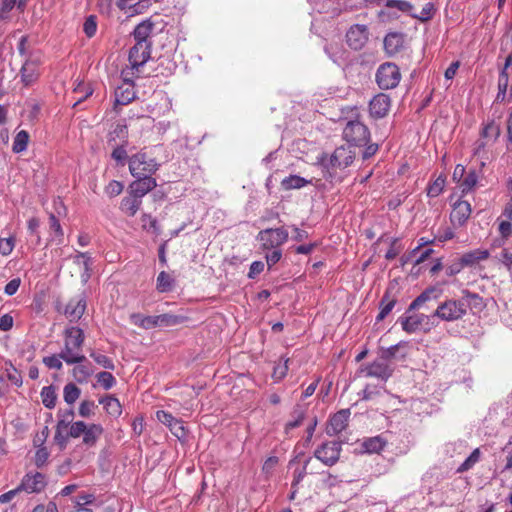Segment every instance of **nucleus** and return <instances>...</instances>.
Here are the masks:
<instances>
[{
	"label": "nucleus",
	"instance_id": "obj_1",
	"mask_svg": "<svg viewBox=\"0 0 512 512\" xmlns=\"http://www.w3.org/2000/svg\"><path fill=\"white\" fill-rule=\"evenodd\" d=\"M85 340L84 332L79 327H68L64 331V348L60 357L67 364L82 363L86 357L81 354V348Z\"/></svg>",
	"mask_w": 512,
	"mask_h": 512
},
{
	"label": "nucleus",
	"instance_id": "obj_2",
	"mask_svg": "<svg viewBox=\"0 0 512 512\" xmlns=\"http://www.w3.org/2000/svg\"><path fill=\"white\" fill-rule=\"evenodd\" d=\"M467 298L473 300H481L478 294L470 291H464V297L461 299H447L435 310L433 316L440 318L443 321H456L462 319L466 314L469 306Z\"/></svg>",
	"mask_w": 512,
	"mask_h": 512
},
{
	"label": "nucleus",
	"instance_id": "obj_3",
	"mask_svg": "<svg viewBox=\"0 0 512 512\" xmlns=\"http://www.w3.org/2000/svg\"><path fill=\"white\" fill-rule=\"evenodd\" d=\"M131 322L143 329H153L156 327L176 326L186 321V317L171 313H164L155 316H144L140 313L132 314Z\"/></svg>",
	"mask_w": 512,
	"mask_h": 512
},
{
	"label": "nucleus",
	"instance_id": "obj_4",
	"mask_svg": "<svg viewBox=\"0 0 512 512\" xmlns=\"http://www.w3.org/2000/svg\"><path fill=\"white\" fill-rule=\"evenodd\" d=\"M356 119L348 121L343 129V139L353 146H364L370 139V132L368 127L358 120V109L354 108Z\"/></svg>",
	"mask_w": 512,
	"mask_h": 512
},
{
	"label": "nucleus",
	"instance_id": "obj_5",
	"mask_svg": "<svg viewBox=\"0 0 512 512\" xmlns=\"http://www.w3.org/2000/svg\"><path fill=\"white\" fill-rule=\"evenodd\" d=\"M129 171L133 177L152 176L159 169L160 164L145 152L132 155L128 161Z\"/></svg>",
	"mask_w": 512,
	"mask_h": 512
},
{
	"label": "nucleus",
	"instance_id": "obj_6",
	"mask_svg": "<svg viewBox=\"0 0 512 512\" xmlns=\"http://www.w3.org/2000/svg\"><path fill=\"white\" fill-rule=\"evenodd\" d=\"M433 315H426L423 313H414L412 315H403L399 318L402 329L408 333L430 332L435 324L433 322Z\"/></svg>",
	"mask_w": 512,
	"mask_h": 512
},
{
	"label": "nucleus",
	"instance_id": "obj_7",
	"mask_svg": "<svg viewBox=\"0 0 512 512\" xmlns=\"http://www.w3.org/2000/svg\"><path fill=\"white\" fill-rule=\"evenodd\" d=\"M401 80L399 67L392 62L381 64L376 72V83L382 90L393 89Z\"/></svg>",
	"mask_w": 512,
	"mask_h": 512
},
{
	"label": "nucleus",
	"instance_id": "obj_8",
	"mask_svg": "<svg viewBox=\"0 0 512 512\" xmlns=\"http://www.w3.org/2000/svg\"><path fill=\"white\" fill-rule=\"evenodd\" d=\"M288 236V231L284 227L267 228L258 233L257 240L261 243L263 250H270L284 244Z\"/></svg>",
	"mask_w": 512,
	"mask_h": 512
},
{
	"label": "nucleus",
	"instance_id": "obj_9",
	"mask_svg": "<svg viewBox=\"0 0 512 512\" xmlns=\"http://www.w3.org/2000/svg\"><path fill=\"white\" fill-rule=\"evenodd\" d=\"M43 55L40 51L32 52L21 68L22 82L28 86L39 77V67L42 64Z\"/></svg>",
	"mask_w": 512,
	"mask_h": 512
},
{
	"label": "nucleus",
	"instance_id": "obj_10",
	"mask_svg": "<svg viewBox=\"0 0 512 512\" xmlns=\"http://www.w3.org/2000/svg\"><path fill=\"white\" fill-rule=\"evenodd\" d=\"M344 441L325 442L314 451V456L326 466H333L340 458L341 442Z\"/></svg>",
	"mask_w": 512,
	"mask_h": 512
},
{
	"label": "nucleus",
	"instance_id": "obj_11",
	"mask_svg": "<svg viewBox=\"0 0 512 512\" xmlns=\"http://www.w3.org/2000/svg\"><path fill=\"white\" fill-rule=\"evenodd\" d=\"M354 159L355 152L350 147L340 146L334 150L326 167L332 170L345 169L353 163Z\"/></svg>",
	"mask_w": 512,
	"mask_h": 512
},
{
	"label": "nucleus",
	"instance_id": "obj_12",
	"mask_svg": "<svg viewBox=\"0 0 512 512\" xmlns=\"http://www.w3.org/2000/svg\"><path fill=\"white\" fill-rule=\"evenodd\" d=\"M47 486L46 476L40 472H28L24 475L18 490L27 493H40Z\"/></svg>",
	"mask_w": 512,
	"mask_h": 512
},
{
	"label": "nucleus",
	"instance_id": "obj_13",
	"mask_svg": "<svg viewBox=\"0 0 512 512\" xmlns=\"http://www.w3.org/2000/svg\"><path fill=\"white\" fill-rule=\"evenodd\" d=\"M369 32L366 25H352L346 33V42L353 50H361L367 43Z\"/></svg>",
	"mask_w": 512,
	"mask_h": 512
},
{
	"label": "nucleus",
	"instance_id": "obj_14",
	"mask_svg": "<svg viewBox=\"0 0 512 512\" xmlns=\"http://www.w3.org/2000/svg\"><path fill=\"white\" fill-rule=\"evenodd\" d=\"M152 44L135 43L129 51V63L136 72L150 59Z\"/></svg>",
	"mask_w": 512,
	"mask_h": 512
},
{
	"label": "nucleus",
	"instance_id": "obj_15",
	"mask_svg": "<svg viewBox=\"0 0 512 512\" xmlns=\"http://www.w3.org/2000/svg\"><path fill=\"white\" fill-rule=\"evenodd\" d=\"M391 108V98L385 93L376 94L369 102V114L374 119L387 116Z\"/></svg>",
	"mask_w": 512,
	"mask_h": 512
},
{
	"label": "nucleus",
	"instance_id": "obj_16",
	"mask_svg": "<svg viewBox=\"0 0 512 512\" xmlns=\"http://www.w3.org/2000/svg\"><path fill=\"white\" fill-rule=\"evenodd\" d=\"M129 185V192L142 200L147 193L152 191L157 186V181L152 176L135 177Z\"/></svg>",
	"mask_w": 512,
	"mask_h": 512
},
{
	"label": "nucleus",
	"instance_id": "obj_17",
	"mask_svg": "<svg viewBox=\"0 0 512 512\" xmlns=\"http://www.w3.org/2000/svg\"><path fill=\"white\" fill-rule=\"evenodd\" d=\"M472 209L469 202L458 200L453 204L450 220L453 225L463 226L471 215Z\"/></svg>",
	"mask_w": 512,
	"mask_h": 512
},
{
	"label": "nucleus",
	"instance_id": "obj_18",
	"mask_svg": "<svg viewBox=\"0 0 512 512\" xmlns=\"http://www.w3.org/2000/svg\"><path fill=\"white\" fill-rule=\"evenodd\" d=\"M86 301L84 298L71 299L65 307L64 314L70 322L78 321L84 314Z\"/></svg>",
	"mask_w": 512,
	"mask_h": 512
},
{
	"label": "nucleus",
	"instance_id": "obj_19",
	"mask_svg": "<svg viewBox=\"0 0 512 512\" xmlns=\"http://www.w3.org/2000/svg\"><path fill=\"white\" fill-rule=\"evenodd\" d=\"M366 376L387 380L393 373V369L385 361H374L365 368Z\"/></svg>",
	"mask_w": 512,
	"mask_h": 512
},
{
	"label": "nucleus",
	"instance_id": "obj_20",
	"mask_svg": "<svg viewBox=\"0 0 512 512\" xmlns=\"http://www.w3.org/2000/svg\"><path fill=\"white\" fill-rule=\"evenodd\" d=\"M154 30V23L150 19H146L139 23L134 31L133 37L135 43L152 44L150 36Z\"/></svg>",
	"mask_w": 512,
	"mask_h": 512
},
{
	"label": "nucleus",
	"instance_id": "obj_21",
	"mask_svg": "<svg viewBox=\"0 0 512 512\" xmlns=\"http://www.w3.org/2000/svg\"><path fill=\"white\" fill-rule=\"evenodd\" d=\"M384 50L388 56H394L401 51L404 45L403 34L397 32L388 33L384 38Z\"/></svg>",
	"mask_w": 512,
	"mask_h": 512
},
{
	"label": "nucleus",
	"instance_id": "obj_22",
	"mask_svg": "<svg viewBox=\"0 0 512 512\" xmlns=\"http://www.w3.org/2000/svg\"><path fill=\"white\" fill-rule=\"evenodd\" d=\"M141 205L142 200L128 192V195L121 200L119 209L123 214L133 217L137 214Z\"/></svg>",
	"mask_w": 512,
	"mask_h": 512
},
{
	"label": "nucleus",
	"instance_id": "obj_23",
	"mask_svg": "<svg viewBox=\"0 0 512 512\" xmlns=\"http://www.w3.org/2000/svg\"><path fill=\"white\" fill-rule=\"evenodd\" d=\"M490 253L486 249H475L464 253L460 258L465 267H472L489 258Z\"/></svg>",
	"mask_w": 512,
	"mask_h": 512
},
{
	"label": "nucleus",
	"instance_id": "obj_24",
	"mask_svg": "<svg viewBox=\"0 0 512 512\" xmlns=\"http://www.w3.org/2000/svg\"><path fill=\"white\" fill-rule=\"evenodd\" d=\"M117 7L130 15L141 14L147 7V1L144 0H117Z\"/></svg>",
	"mask_w": 512,
	"mask_h": 512
},
{
	"label": "nucleus",
	"instance_id": "obj_25",
	"mask_svg": "<svg viewBox=\"0 0 512 512\" xmlns=\"http://www.w3.org/2000/svg\"><path fill=\"white\" fill-rule=\"evenodd\" d=\"M116 103L127 105L135 98L134 84H122L115 91Z\"/></svg>",
	"mask_w": 512,
	"mask_h": 512
},
{
	"label": "nucleus",
	"instance_id": "obj_26",
	"mask_svg": "<svg viewBox=\"0 0 512 512\" xmlns=\"http://www.w3.org/2000/svg\"><path fill=\"white\" fill-rule=\"evenodd\" d=\"M163 423L169 427L170 431L178 438L184 439L188 430L183 424L182 418H164Z\"/></svg>",
	"mask_w": 512,
	"mask_h": 512
},
{
	"label": "nucleus",
	"instance_id": "obj_27",
	"mask_svg": "<svg viewBox=\"0 0 512 512\" xmlns=\"http://www.w3.org/2000/svg\"><path fill=\"white\" fill-rule=\"evenodd\" d=\"M396 299L390 295L387 291L383 295L380 304H379V314L376 317L377 321H382L386 318V316L393 310L396 305Z\"/></svg>",
	"mask_w": 512,
	"mask_h": 512
},
{
	"label": "nucleus",
	"instance_id": "obj_28",
	"mask_svg": "<svg viewBox=\"0 0 512 512\" xmlns=\"http://www.w3.org/2000/svg\"><path fill=\"white\" fill-rule=\"evenodd\" d=\"M175 279L165 271H161L156 280V289L160 293H167L174 289Z\"/></svg>",
	"mask_w": 512,
	"mask_h": 512
},
{
	"label": "nucleus",
	"instance_id": "obj_29",
	"mask_svg": "<svg viewBox=\"0 0 512 512\" xmlns=\"http://www.w3.org/2000/svg\"><path fill=\"white\" fill-rule=\"evenodd\" d=\"M500 135V127L494 121L488 122L484 125L480 132V137L487 140L490 144H493Z\"/></svg>",
	"mask_w": 512,
	"mask_h": 512
},
{
	"label": "nucleus",
	"instance_id": "obj_30",
	"mask_svg": "<svg viewBox=\"0 0 512 512\" xmlns=\"http://www.w3.org/2000/svg\"><path fill=\"white\" fill-rule=\"evenodd\" d=\"M436 289L434 287H429L427 288L426 290H424L418 297H416L412 302L411 304L409 305V308H408V311L407 312H410V311H414V310H417L419 309L420 307H422V305L426 302H428L429 300H431V298L434 296L436 297L434 294L436 293Z\"/></svg>",
	"mask_w": 512,
	"mask_h": 512
},
{
	"label": "nucleus",
	"instance_id": "obj_31",
	"mask_svg": "<svg viewBox=\"0 0 512 512\" xmlns=\"http://www.w3.org/2000/svg\"><path fill=\"white\" fill-rule=\"evenodd\" d=\"M347 418H330L326 425V433L335 436L344 431L347 427Z\"/></svg>",
	"mask_w": 512,
	"mask_h": 512
},
{
	"label": "nucleus",
	"instance_id": "obj_32",
	"mask_svg": "<svg viewBox=\"0 0 512 512\" xmlns=\"http://www.w3.org/2000/svg\"><path fill=\"white\" fill-rule=\"evenodd\" d=\"M385 444L386 442L380 436H376L365 439L362 443V448L367 453H379Z\"/></svg>",
	"mask_w": 512,
	"mask_h": 512
},
{
	"label": "nucleus",
	"instance_id": "obj_33",
	"mask_svg": "<svg viewBox=\"0 0 512 512\" xmlns=\"http://www.w3.org/2000/svg\"><path fill=\"white\" fill-rule=\"evenodd\" d=\"M41 400L45 407L53 408L56 405L57 393L55 387L52 385L45 386L41 390Z\"/></svg>",
	"mask_w": 512,
	"mask_h": 512
},
{
	"label": "nucleus",
	"instance_id": "obj_34",
	"mask_svg": "<svg viewBox=\"0 0 512 512\" xmlns=\"http://www.w3.org/2000/svg\"><path fill=\"white\" fill-rule=\"evenodd\" d=\"M308 181L298 175H290L281 181L284 190L300 189L307 185Z\"/></svg>",
	"mask_w": 512,
	"mask_h": 512
},
{
	"label": "nucleus",
	"instance_id": "obj_35",
	"mask_svg": "<svg viewBox=\"0 0 512 512\" xmlns=\"http://www.w3.org/2000/svg\"><path fill=\"white\" fill-rule=\"evenodd\" d=\"M29 133L25 130L19 131L13 141L12 150L14 153H20L27 149L29 142Z\"/></svg>",
	"mask_w": 512,
	"mask_h": 512
},
{
	"label": "nucleus",
	"instance_id": "obj_36",
	"mask_svg": "<svg viewBox=\"0 0 512 512\" xmlns=\"http://www.w3.org/2000/svg\"><path fill=\"white\" fill-rule=\"evenodd\" d=\"M72 374L77 382L84 383L93 374V369L91 365L80 364L73 368Z\"/></svg>",
	"mask_w": 512,
	"mask_h": 512
},
{
	"label": "nucleus",
	"instance_id": "obj_37",
	"mask_svg": "<svg viewBox=\"0 0 512 512\" xmlns=\"http://www.w3.org/2000/svg\"><path fill=\"white\" fill-rule=\"evenodd\" d=\"M101 403L109 416H118L122 412L119 400L112 396H107Z\"/></svg>",
	"mask_w": 512,
	"mask_h": 512
},
{
	"label": "nucleus",
	"instance_id": "obj_38",
	"mask_svg": "<svg viewBox=\"0 0 512 512\" xmlns=\"http://www.w3.org/2000/svg\"><path fill=\"white\" fill-rule=\"evenodd\" d=\"M446 178L443 175L438 176L433 183L429 184L426 191L430 198L438 197L445 186Z\"/></svg>",
	"mask_w": 512,
	"mask_h": 512
},
{
	"label": "nucleus",
	"instance_id": "obj_39",
	"mask_svg": "<svg viewBox=\"0 0 512 512\" xmlns=\"http://www.w3.org/2000/svg\"><path fill=\"white\" fill-rule=\"evenodd\" d=\"M80 389L74 383H68L63 389V398L67 404H73L80 396Z\"/></svg>",
	"mask_w": 512,
	"mask_h": 512
},
{
	"label": "nucleus",
	"instance_id": "obj_40",
	"mask_svg": "<svg viewBox=\"0 0 512 512\" xmlns=\"http://www.w3.org/2000/svg\"><path fill=\"white\" fill-rule=\"evenodd\" d=\"M102 428L99 425L92 424L89 427L86 426L83 433V441L85 444L92 445L96 439L101 435Z\"/></svg>",
	"mask_w": 512,
	"mask_h": 512
},
{
	"label": "nucleus",
	"instance_id": "obj_41",
	"mask_svg": "<svg viewBox=\"0 0 512 512\" xmlns=\"http://www.w3.org/2000/svg\"><path fill=\"white\" fill-rule=\"evenodd\" d=\"M68 436H70L68 434V423H66L62 419L58 422L54 439L56 443L60 445V447H64L67 442Z\"/></svg>",
	"mask_w": 512,
	"mask_h": 512
},
{
	"label": "nucleus",
	"instance_id": "obj_42",
	"mask_svg": "<svg viewBox=\"0 0 512 512\" xmlns=\"http://www.w3.org/2000/svg\"><path fill=\"white\" fill-rule=\"evenodd\" d=\"M477 181L478 178L476 172L474 170L469 171L459 184L462 193H468L469 191H471L476 186Z\"/></svg>",
	"mask_w": 512,
	"mask_h": 512
},
{
	"label": "nucleus",
	"instance_id": "obj_43",
	"mask_svg": "<svg viewBox=\"0 0 512 512\" xmlns=\"http://www.w3.org/2000/svg\"><path fill=\"white\" fill-rule=\"evenodd\" d=\"M96 378L98 385L105 390L111 389L116 383L115 377L110 372H99Z\"/></svg>",
	"mask_w": 512,
	"mask_h": 512
},
{
	"label": "nucleus",
	"instance_id": "obj_44",
	"mask_svg": "<svg viewBox=\"0 0 512 512\" xmlns=\"http://www.w3.org/2000/svg\"><path fill=\"white\" fill-rule=\"evenodd\" d=\"M480 459V450L476 448L458 467L457 472L462 473L471 469Z\"/></svg>",
	"mask_w": 512,
	"mask_h": 512
},
{
	"label": "nucleus",
	"instance_id": "obj_45",
	"mask_svg": "<svg viewBox=\"0 0 512 512\" xmlns=\"http://www.w3.org/2000/svg\"><path fill=\"white\" fill-rule=\"evenodd\" d=\"M435 13V6L432 2H427L418 14L412 16L421 22H426L433 18Z\"/></svg>",
	"mask_w": 512,
	"mask_h": 512
},
{
	"label": "nucleus",
	"instance_id": "obj_46",
	"mask_svg": "<svg viewBox=\"0 0 512 512\" xmlns=\"http://www.w3.org/2000/svg\"><path fill=\"white\" fill-rule=\"evenodd\" d=\"M123 189H124V185L122 182L117 181V180H112L105 186L104 191L109 197L113 198V197L120 195L122 193Z\"/></svg>",
	"mask_w": 512,
	"mask_h": 512
},
{
	"label": "nucleus",
	"instance_id": "obj_47",
	"mask_svg": "<svg viewBox=\"0 0 512 512\" xmlns=\"http://www.w3.org/2000/svg\"><path fill=\"white\" fill-rule=\"evenodd\" d=\"M90 356H91V358L94 359V361L97 364H99L103 368L109 369V370H114L115 369L114 362L108 356L100 354V353H96V352H92L90 354Z\"/></svg>",
	"mask_w": 512,
	"mask_h": 512
},
{
	"label": "nucleus",
	"instance_id": "obj_48",
	"mask_svg": "<svg viewBox=\"0 0 512 512\" xmlns=\"http://www.w3.org/2000/svg\"><path fill=\"white\" fill-rule=\"evenodd\" d=\"M83 31L87 37L92 38L97 31L96 16L90 15L83 24Z\"/></svg>",
	"mask_w": 512,
	"mask_h": 512
},
{
	"label": "nucleus",
	"instance_id": "obj_49",
	"mask_svg": "<svg viewBox=\"0 0 512 512\" xmlns=\"http://www.w3.org/2000/svg\"><path fill=\"white\" fill-rule=\"evenodd\" d=\"M73 92L75 94L83 93V96H79L76 99V102L74 103V106H76V105L80 104L81 102H83L85 99H87L90 95H92L93 90L91 89V87L89 85H85L84 83H79L75 87Z\"/></svg>",
	"mask_w": 512,
	"mask_h": 512
},
{
	"label": "nucleus",
	"instance_id": "obj_50",
	"mask_svg": "<svg viewBox=\"0 0 512 512\" xmlns=\"http://www.w3.org/2000/svg\"><path fill=\"white\" fill-rule=\"evenodd\" d=\"M6 377L17 387H20L23 383L21 373L12 364L9 365V368H6Z\"/></svg>",
	"mask_w": 512,
	"mask_h": 512
},
{
	"label": "nucleus",
	"instance_id": "obj_51",
	"mask_svg": "<svg viewBox=\"0 0 512 512\" xmlns=\"http://www.w3.org/2000/svg\"><path fill=\"white\" fill-rule=\"evenodd\" d=\"M386 7L396 8L402 12H411L413 5L405 0H387Z\"/></svg>",
	"mask_w": 512,
	"mask_h": 512
},
{
	"label": "nucleus",
	"instance_id": "obj_52",
	"mask_svg": "<svg viewBox=\"0 0 512 512\" xmlns=\"http://www.w3.org/2000/svg\"><path fill=\"white\" fill-rule=\"evenodd\" d=\"M288 361L289 359H285L283 362H279L275 365L272 377L279 381L283 379L288 372Z\"/></svg>",
	"mask_w": 512,
	"mask_h": 512
},
{
	"label": "nucleus",
	"instance_id": "obj_53",
	"mask_svg": "<svg viewBox=\"0 0 512 512\" xmlns=\"http://www.w3.org/2000/svg\"><path fill=\"white\" fill-rule=\"evenodd\" d=\"M403 250V246L399 243L398 239H393L389 249L385 254V259L393 260L395 259Z\"/></svg>",
	"mask_w": 512,
	"mask_h": 512
},
{
	"label": "nucleus",
	"instance_id": "obj_54",
	"mask_svg": "<svg viewBox=\"0 0 512 512\" xmlns=\"http://www.w3.org/2000/svg\"><path fill=\"white\" fill-rule=\"evenodd\" d=\"M49 458V452L46 447H40L35 453L34 463L37 468H42Z\"/></svg>",
	"mask_w": 512,
	"mask_h": 512
},
{
	"label": "nucleus",
	"instance_id": "obj_55",
	"mask_svg": "<svg viewBox=\"0 0 512 512\" xmlns=\"http://www.w3.org/2000/svg\"><path fill=\"white\" fill-rule=\"evenodd\" d=\"M141 73V70L139 69V72H136V69L132 68V65L130 67H127L122 70L121 77L123 79V84H133V78L139 77Z\"/></svg>",
	"mask_w": 512,
	"mask_h": 512
},
{
	"label": "nucleus",
	"instance_id": "obj_56",
	"mask_svg": "<svg viewBox=\"0 0 512 512\" xmlns=\"http://www.w3.org/2000/svg\"><path fill=\"white\" fill-rule=\"evenodd\" d=\"M61 357L59 355H52L48 357L43 358V363L49 368V369H56L60 370L62 368V362Z\"/></svg>",
	"mask_w": 512,
	"mask_h": 512
},
{
	"label": "nucleus",
	"instance_id": "obj_57",
	"mask_svg": "<svg viewBox=\"0 0 512 512\" xmlns=\"http://www.w3.org/2000/svg\"><path fill=\"white\" fill-rule=\"evenodd\" d=\"M491 145L487 140L481 137L475 142L473 154L478 157H483L486 153V147Z\"/></svg>",
	"mask_w": 512,
	"mask_h": 512
},
{
	"label": "nucleus",
	"instance_id": "obj_58",
	"mask_svg": "<svg viewBox=\"0 0 512 512\" xmlns=\"http://www.w3.org/2000/svg\"><path fill=\"white\" fill-rule=\"evenodd\" d=\"M508 84L509 79H498V93L496 95L497 102H503L505 100Z\"/></svg>",
	"mask_w": 512,
	"mask_h": 512
},
{
	"label": "nucleus",
	"instance_id": "obj_59",
	"mask_svg": "<svg viewBox=\"0 0 512 512\" xmlns=\"http://www.w3.org/2000/svg\"><path fill=\"white\" fill-rule=\"evenodd\" d=\"M85 428L86 425L84 422H75L71 427L68 426V434L74 438L79 437L80 435H83Z\"/></svg>",
	"mask_w": 512,
	"mask_h": 512
},
{
	"label": "nucleus",
	"instance_id": "obj_60",
	"mask_svg": "<svg viewBox=\"0 0 512 512\" xmlns=\"http://www.w3.org/2000/svg\"><path fill=\"white\" fill-rule=\"evenodd\" d=\"M500 261L509 271H512V252L509 249H502L500 252Z\"/></svg>",
	"mask_w": 512,
	"mask_h": 512
},
{
	"label": "nucleus",
	"instance_id": "obj_61",
	"mask_svg": "<svg viewBox=\"0 0 512 512\" xmlns=\"http://www.w3.org/2000/svg\"><path fill=\"white\" fill-rule=\"evenodd\" d=\"M20 284H21L20 278H14V279L10 280L5 285V288H4L5 294H7L9 296L14 295L18 291Z\"/></svg>",
	"mask_w": 512,
	"mask_h": 512
},
{
	"label": "nucleus",
	"instance_id": "obj_62",
	"mask_svg": "<svg viewBox=\"0 0 512 512\" xmlns=\"http://www.w3.org/2000/svg\"><path fill=\"white\" fill-rule=\"evenodd\" d=\"M264 270V263L262 261H254L250 265V269L248 272V277L250 279H254L257 275L262 273Z\"/></svg>",
	"mask_w": 512,
	"mask_h": 512
},
{
	"label": "nucleus",
	"instance_id": "obj_63",
	"mask_svg": "<svg viewBox=\"0 0 512 512\" xmlns=\"http://www.w3.org/2000/svg\"><path fill=\"white\" fill-rule=\"evenodd\" d=\"M464 268H465V266H464V264H462L461 258H459L457 261H455L454 263L447 266L446 274L448 276H454V275L460 273L462 271V269H464Z\"/></svg>",
	"mask_w": 512,
	"mask_h": 512
},
{
	"label": "nucleus",
	"instance_id": "obj_64",
	"mask_svg": "<svg viewBox=\"0 0 512 512\" xmlns=\"http://www.w3.org/2000/svg\"><path fill=\"white\" fill-rule=\"evenodd\" d=\"M500 235L507 239L512 234V223L510 220L502 221L498 227Z\"/></svg>",
	"mask_w": 512,
	"mask_h": 512
}]
</instances>
